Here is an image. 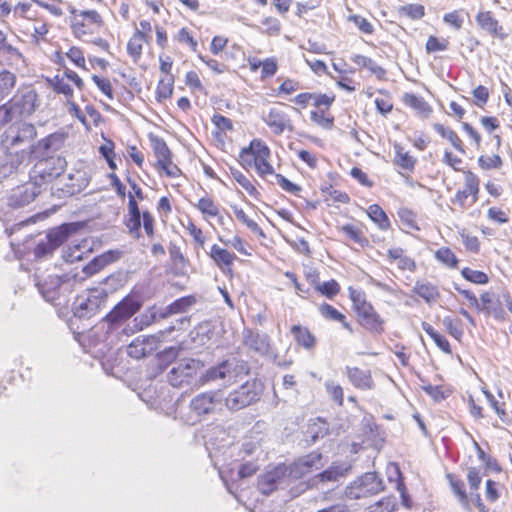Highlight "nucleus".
<instances>
[{
	"mask_svg": "<svg viewBox=\"0 0 512 512\" xmlns=\"http://www.w3.org/2000/svg\"><path fill=\"white\" fill-rule=\"evenodd\" d=\"M205 367L200 359L185 358L174 362L167 371L168 383L175 388H198V374Z\"/></svg>",
	"mask_w": 512,
	"mask_h": 512,
	"instance_id": "f257e3e1",
	"label": "nucleus"
},
{
	"mask_svg": "<svg viewBox=\"0 0 512 512\" xmlns=\"http://www.w3.org/2000/svg\"><path fill=\"white\" fill-rule=\"evenodd\" d=\"M38 106V95L34 89L18 91L8 102L0 105L3 111L2 122L10 123L17 118L30 117Z\"/></svg>",
	"mask_w": 512,
	"mask_h": 512,
	"instance_id": "f03ea898",
	"label": "nucleus"
},
{
	"mask_svg": "<svg viewBox=\"0 0 512 512\" xmlns=\"http://www.w3.org/2000/svg\"><path fill=\"white\" fill-rule=\"evenodd\" d=\"M84 227L82 222H68L50 229L44 238L40 239L35 248L34 256L37 259L52 256L54 251L59 248L70 236L77 233Z\"/></svg>",
	"mask_w": 512,
	"mask_h": 512,
	"instance_id": "7ed1b4c3",
	"label": "nucleus"
},
{
	"mask_svg": "<svg viewBox=\"0 0 512 512\" xmlns=\"http://www.w3.org/2000/svg\"><path fill=\"white\" fill-rule=\"evenodd\" d=\"M263 390L261 380L255 378L246 381L228 394L225 405L231 411H239L259 401Z\"/></svg>",
	"mask_w": 512,
	"mask_h": 512,
	"instance_id": "20e7f679",
	"label": "nucleus"
},
{
	"mask_svg": "<svg viewBox=\"0 0 512 512\" xmlns=\"http://www.w3.org/2000/svg\"><path fill=\"white\" fill-rule=\"evenodd\" d=\"M67 167L66 159L61 157H52L47 161L35 162L29 171V178L34 180L35 184L48 185L58 179Z\"/></svg>",
	"mask_w": 512,
	"mask_h": 512,
	"instance_id": "39448f33",
	"label": "nucleus"
},
{
	"mask_svg": "<svg viewBox=\"0 0 512 512\" xmlns=\"http://www.w3.org/2000/svg\"><path fill=\"white\" fill-rule=\"evenodd\" d=\"M108 293L103 288L89 290L87 295L76 298L73 304V314L79 319H90L98 313L105 304Z\"/></svg>",
	"mask_w": 512,
	"mask_h": 512,
	"instance_id": "423d86ee",
	"label": "nucleus"
},
{
	"mask_svg": "<svg viewBox=\"0 0 512 512\" xmlns=\"http://www.w3.org/2000/svg\"><path fill=\"white\" fill-rule=\"evenodd\" d=\"M384 489L383 480L376 472H367L346 487L345 495L358 500L378 494Z\"/></svg>",
	"mask_w": 512,
	"mask_h": 512,
	"instance_id": "0eeeda50",
	"label": "nucleus"
},
{
	"mask_svg": "<svg viewBox=\"0 0 512 512\" xmlns=\"http://www.w3.org/2000/svg\"><path fill=\"white\" fill-rule=\"evenodd\" d=\"M66 139L67 134L63 132H55L40 139L30 145L28 149L31 160L43 162L50 160L52 157H61L60 155H55V153L63 147Z\"/></svg>",
	"mask_w": 512,
	"mask_h": 512,
	"instance_id": "6e6552de",
	"label": "nucleus"
},
{
	"mask_svg": "<svg viewBox=\"0 0 512 512\" xmlns=\"http://www.w3.org/2000/svg\"><path fill=\"white\" fill-rule=\"evenodd\" d=\"M350 466L346 464H333L326 470L318 473L308 480L306 483H300L299 486L291 490L294 496L299 495L308 488L325 489L326 484H335L340 478L344 477L349 471Z\"/></svg>",
	"mask_w": 512,
	"mask_h": 512,
	"instance_id": "1a4fd4ad",
	"label": "nucleus"
},
{
	"mask_svg": "<svg viewBox=\"0 0 512 512\" xmlns=\"http://www.w3.org/2000/svg\"><path fill=\"white\" fill-rule=\"evenodd\" d=\"M222 401L220 391L203 392L191 399L189 408L197 418H206L221 409Z\"/></svg>",
	"mask_w": 512,
	"mask_h": 512,
	"instance_id": "9d476101",
	"label": "nucleus"
},
{
	"mask_svg": "<svg viewBox=\"0 0 512 512\" xmlns=\"http://www.w3.org/2000/svg\"><path fill=\"white\" fill-rule=\"evenodd\" d=\"M141 302L133 297L126 296L104 317V321L109 324V330L117 327L120 323L126 321L137 313L141 308Z\"/></svg>",
	"mask_w": 512,
	"mask_h": 512,
	"instance_id": "9b49d317",
	"label": "nucleus"
},
{
	"mask_svg": "<svg viewBox=\"0 0 512 512\" xmlns=\"http://www.w3.org/2000/svg\"><path fill=\"white\" fill-rule=\"evenodd\" d=\"M30 161L31 157L26 149L15 152L7 151L0 165V178L24 174Z\"/></svg>",
	"mask_w": 512,
	"mask_h": 512,
	"instance_id": "f8f14e48",
	"label": "nucleus"
},
{
	"mask_svg": "<svg viewBox=\"0 0 512 512\" xmlns=\"http://www.w3.org/2000/svg\"><path fill=\"white\" fill-rule=\"evenodd\" d=\"M89 184V178L85 172L77 171L69 174L67 182L61 185L60 182L53 184L50 188L51 195L59 199L71 197L83 191Z\"/></svg>",
	"mask_w": 512,
	"mask_h": 512,
	"instance_id": "ddd939ff",
	"label": "nucleus"
},
{
	"mask_svg": "<svg viewBox=\"0 0 512 512\" xmlns=\"http://www.w3.org/2000/svg\"><path fill=\"white\" fill-rule=\"evenodd\" d=\"M289 468L287 465L280 464L274 467L272 470L265 472L258 477L257 487L258 490L266 496H269L278 487L284 483L287 476H289Z\"/></svg>",
	"mask_w": 512,
	"mask_h": 512,
	"instance_id": "4468645a",
	"label": "nucleus"
},
{
	"mask_svg": "<svg viewBox=\"0 0 512 512\" xmlns=\"http://www.w3.org/2000/svg\"><path fill=\"white\" fill-rule=\"evenodd\" d=\"M10 147H15L34 140L37 136L36 127L26 121H17L4 134Z\"/></svg>",
	"mask_w": 512,
	"mask_h": 512,
	"instance_id": "2eb2a0df",
	"label": "nucleus"
},
{
	"mask_svg": "<svg viewBox=\"0 0 512 512\" xmlns=\"http://www.w3.org/2000/svg\"><path fill=\"white\" fill-rule=\"evenodd\" d=\"M322 454L317 451H313L287 466L289 468V476L293 478H301L304 475L310 473L313 469H319L323 466Z\"/></svg>",
	"mask_w": 512,
	"mask_h": 512,
	"instance_id": "dca6fc26",
	"label": "nucleus"
},
{
	"mask_svg": "<svg viewBox=\"0 0 512 512\" xmlns=\"http://www.w3.org/2000/svg\"><path fill=\"white\" fill-rule=\"evenodd\" d=\"M263 121L275 135H281L285 130L294 131V126L288 114L277 107L271 108L267 115L263 116Z\"/></svg>",
	"mask_w": 512,
	"mask_h": 512,
	"instance_id": "f3484780",
	"label": "nucleus"
},
{
	"mask_svg": "<svg viewBox=\"0 0 512 512\" xmlns=\"http://www.w3.org/2000/svg\"><path fill=\"white\" fill-rule=\"evenodd\" d=\"M244 344L260 355H268L271 345L268 334L246 328L243 330Z\"/></svg>",
	"mask_w": 512,
	"mask_h": 512,
	"instance_id": "a211bd4d",
	"label": "nucleus"
},
{
	"mask_svg": "<svg viewBox=\"0 0 512 512\" xmlns=\"http://www.w3.org/2000/svg\"><path fill=\"white\" fill-rule=\"evenodd\" d=\"M360 324L370 332L380 334L383 332V319L374 310L370 303H362V307L357 312Z\"/></svg>",
	"mask_w": 512,
	"mask_h": 512,
	"instance_id": "6ab92c4d",
	"label": "nucleus"
},
{
	"mask_svg": "<svg viewBox=\"0 0 512 512\" xmlns=\"http://www.w3.org/2000/svg\"><path fill=\"white\" fill-rule=\"evenodd\" d=\"M121 256L118 250H108L100 255L95 256L83 268L82 272L86 276H93L103 270L106 266L116 262Z\"/></svg>",
	"mask_w": 512,
	"mask_h": 512,
	"instance_id": "aec40b11",
	"label": "nucleus"
},
{
	"mask_svg": "<svg viewBox=\"0 0 512 512\" xmlns=\"http://www.w3.org/2000/svg\"><path fill=\"white\" fill-rule=\"evenodd\" d=\"M42 191L41 184H35L34 180L22 187H19L10 197V204L13 206L22 207L31 203Z\"/></svg>",
	"mask_w": 512,
	"mask_h": 512,
	"instance_id": "412c9836",
	"label": "nucleus"
},
{
	"mask_svg": "<svg viewBox=\"0 0 512 512\" xmlns=\"http://www.w3.org/2000/svg\"><path fill=\"white\" fill-rule=\"evenodd\" d=\"M37 286L45 301L55 306L61 304L59 300L62 280L59 276H48L43 282H39Z\"/></svg>",
	"mask_w": 512,
	"mask_h": 512,
	"instance_id": "4be33fe9",
	"label": "nucleus"
},
{
	"mask_svg": "<svg viewBox=\"0 0 512 512\" xmlns=\"http://www.w3.org/2000/svg\"><path fill=\"white\" fill-rule=\"evenodd\" d=\"M346 375L351 384L362 390H370L374 388V381L369 370H362L358 367H346Z\"/></svg>",
	"mask_w": 512,
	"mask_h": 512,
	"instance_id": "5701e85b",
	"label": "nucleus"
},
{
	"mask_svg": "<svg viewBox=\"0 0 512 512\" xmlns=\"http://www.w3.org/2000/svg\"><path fill=\"white\" fill-rule=\"evenodd\" d=\"M219 379H228V370H226L224 360L216 366H212L203 370L198 374V388L209 383L215 382Z\"/></svg>",
	"mask_w": 512,
	"mask_h": 512,
	"instance_id": "b1692460",
	"label": "nucleus"
},
{
	"mask_svg": "<svg viewBox=\"0 0 512 512\" xmlns=\"http://www.w3.org/2000/svg\"><path fill=\"white\" fill-rule=\"evenodd\" d=\"M476 21L483 30L500 39H504L507 36L504 28L499 25V22L492 16L490 11L479 12L476 16Z\"/></svg>",
	"mask_w": 512,
	"mask_h": 512,
	"instance_id": "393cba45",
	"label": "nucleus"
},
{
	"mask_svg": "<svg viewBox=\"0 0 512 512\" xmlns=\"http://www.w3.org/2000/svg\"><path fill=\"white\" fill-rule=\"evenodd\" d=\"M196 299L194 296H184L176 299L166 307L160 310L159 316L167 318L173 314L186 312L189 307L195 304Z\"/></svg>",
	"mask_w": 512,
	"mask_h": 512,
	"instance_id": "a878e982",
	"label": "nucleus"
},
{
	"mask_svg": "<svg viewBox=\"0 0 512 512\" xmlns=\"http://www.w3.org/2000/svg\"><path fill=\"white\" fill-rule=\"evenodd\" d=\"M151 146L157 158V166L168 164L172 158V152L166 142L158 136H150Z\"/></svg>",
	"mask_w": 512,
	"mask_h": 512,
	"instance_id": "bb28decb",
	"label": "nucleus"
},
{
	"mask_svg": "<svg viewBox=\"0 0 512 512\" xmlns=\"http://www.w3.org/2000/svg\"><path fill=\"white\" fill-rule=\"evenodd\" d=\"M291 333L294 335L295 341L298 345L307 350L314 348L316 344V338L308 328L301 325H293L291 327Z\"/></svg>",
	"mask_w": 512,
	"mask_h": 512,
	"instance_id": "cd10ccee",
	"label": "nucleus"
},
{
	"mask_svg": "<svg viewBox=\"0 0 512 512\" xmlns=\"http://www.w3.org/2000/svg\"><path fill=\"white\" fill-rule=\"evenodd\" d=\"M403 101L406 105L416 110L418 115L423 118H427L432 112L430 105L424 98L416 94L406 93L403 97Z\"/></svg>",
	"mask_w": 512,
	"mask_h": 512,
	"instance_id": "c85d7f7f",
	"label": "nucleus"
},
{
	"mask_svg": "<svg viewBox=\"0 0 512 512\" xmlns=\"http://www.w3.org/2000/svg\"><path fill=\"white\" fill-rule=\"evenodd\" d=\"M210 257L222 270H224L225 267H230L233 264V261L237 259V256L234 253H231L216 244L211 247Z\"/></svg>",
	"mask_w": 512,
	"mask_h": 512,
	"instance_id": "c756f323",
	"label": "nucleus"
},
{
	"mask_svg": "<svg viewBox=\"0 0 512 512\" xmlns=\"http://www.w3.org/2000/svg\"><path fill=\"white\" fill-rule=\"evenodd\" d=\"M351 60L358 66L369 70L378 79H383L386 74V70L383 67L367 56L355 54L351 57Z\"/></svg>",
	"mask_w": 512,
	"mask_h": 512,
	"instance_id": "7c9ffc66",
	"label": "nucleus"
},
{
	"mask_svg": "<svg viewBox=\"0 0 512 512\" xmlns=\"http://www.w3.org/2000/svg\"><path fill=\"white\" fill-rule=\"evenodd\" d=\"M178 354L179 349L173 346L165 348L163 351L159 352L157 354L158 369L161 372L169 370L173 366L174 362L178 361Z\"/></svg>",
	"mask_w": 512,
	"mask_h": 512,
	"instance_id": "2f4dec72",
	"label": "nucleus"
},
{
	"mask_svg": "<svg viewBox=\"0 0 512 512\" xmlns=\"http://www.w3.org/2000/svg\"><path fill=\"white\" fill-rule=\"evenodd\" d=\"M226 370H228V380L238 377L240 375H247L250 371V366L247 361L242 359L232 358L224 360Z\"/></svg>",
	"mask_w": 512,
	"mask_h": 512,
	"instance_id": "473e14b6",
	"label": "nucleus"
},
{
	"mask_svg": "<svg viewBox=\"0 0 512 512\" xmlns=\"http://www.w3.org/2000/svg\"><path fill=\"white\" fill-rule=\"evenodd\" d=\"M17 77L8 70L0 72V102L8 97L16 85Z\"/></svg>",
	"mask_w": 512,
	"mask_h": 512,
	"instance_id": "72a5a7b5",
	"label": "nucleus"
},
{
	"mask_svg": "<svg viewBox=\"0 0 512 512\" xmlns=\"http://www.w3.org/2000/svg\"><path fill=\"white\" fill-rule=\"evenodd\" d=\"M446 478L449 481L453 493L457 496L459 502L467 506L469 504V498L465 490L464 482L452 473L446 474Z\"/></svg>",
	"mask_w": 512,
	"mask_h": 512,
	"instance_id": "f704fd0d",
	"label": "nucleus"
},
{
	"mask_svg": "<svg viewBox=\"0 0 512 512\" xmlns=\"http://www.w3.org/2000/svg\"><path fill=\"white\" fill-rule=\"evenodd\" d=\"M369 218L377 224L381 230H387L390 227V221L385 211L378 205L372 204L367 209Z\"/></svg>",
	"mask_w": 512,
	"mask_h": 512,
	"instance_id": "c9c22d12",
	"label": "nucleus"
},
{
	"mask_svg": "<svg viewBox=\"0 0 512 512\" xmlns=\"http://www.w3.org/2000/svg\"><path fill=\"white\" fill-rule=\"evenodd\" d=\"M413 290L428 303L436 301L439 297L437 287L429 282H416Z\"/></svg>",
	"mask_w": 512,
	"mask_h": 512,
	"instance_id": "e433bc0d",
	"label": "nucleus"
},
{
	"mask_svg": "<svg viewBox=\"0 0 512 512\" xmlns=\"http://www.w3.org/2000/svg\"><path fill=\"white\" fill-rule=\"evenodd\" d=\"M145 37V33L137 29L127 44V52L135 61H137L142 54V46Z\"/></svg>",
	"mask_w": 512,
	"mask_h": 512,
	"instance_id": "4c0bfd02",
	"label": "nucleus"
},
{
	"mask_svg": "<svg viewBox=\"0 0 512 512\" xmlns=\"http://www.w3.org/2000/svg\"><path fill=\"white\" fill-rule=\"evenodd\" d=\"M422 329L433 339L439 349L446 354H451V346L446 337L438 333L429 323L422 322Z\"/></svg>",
	"mask_w": 512,
	"mask_h": 512,
	"instance_id": "58836bf2",
	"label": "nucleus"
},
{
	"mask_svg": "<svg viewBox=\"0 0 512 512\" xmlns=\"http://www.w3.org/2000/svg\"><path fill=\"white\" fill-rule=\"evenodd\" d=\"M169 255L173 264L174 273L176 275L183 274V270L188 263V260L184 257L180 248L176 244L170 243Z\"/></svg>",
	"mask_w": 512,
	"mask_h": 512,
	"instance_id": "ea45409f",
	"label": "nucleus"
},
{
	"mask_svg": "<svg viewBox=\"0 0 512 512\" xmlns=\"http://www.w3.org/2000/svg\"><path fill=\"white\" fill-rule=\"evenodd\" d=\"M433 128L435 129L436 132H438L443 138H446L448 139L451 144L453 145V147L461 152V153H464L465 150H464V147H463V143H462V140L458 137V135L456 134V132H454L452 129H449V128H446L444 127V125L440 124V123H435L433 125Z\"/></svg>",
	"mask_w": 512,
	"mask_h": 512,
	"instance_id": "a19ab883",
	"label": "nucleus"
},
{
	"mask_svg": "<svg viewBox=\"0 0 512 512\" xmlns=\"http://www.w3.org/2000/svg\"><path fill=\"white\" fill-rule=\"evenodd\" d=\"M174 76L169 75L165 79H161L156 89V99L158 102L170 98L173 93Z\"/></svg>",
	"mask_w": 512,
	"mask_h": 512,
	"instance_id": "79ce46f5",
	"label": "nucleus"
},
{
	"mask_svg": "<svg viewBox=\"0 0 512 512\" xmlns=\"http://www.w3.org/2000/svg\"><path fill=\"white\" fill-rule=\"evenodd\" d=\"M393 472L396 476V489L400 494L402 505L406 508H410L412 506V499L407 492L402 473L397 465H393Z\"/></svg>",
	"mask_w": 512,
	"mask_h": 512,
	"instance_id": "37998d69",
	"label": "nucleus"
},
{
	"mask_svg": "<svg viewBox=\"0 0 512 512\" xmlns=\"http://www.w3.org/2000/svg\"><path fill=\"white\" fill-rule=\"evenodd\" d=\"M231 208H232L236 218L239 221H241L243 224H245L247 226V228H249L253 233H255L261 237H265L263 230L259 227V225L255 221H253L246 215V213L243 211V209L239 208L237 205H232Z\"/></svg>",
	"mask_w": 512,
	"mask_h": 512,
	"instance_id": "c03bdc74",
	"label": "nucleus"
},
{
	"mask_svg": "<svg viewBox=\"0 0 512 512\" xmlns=\"http://www.w3.org/2000/svg\"><path fill=\"white\" fill-rule=\"evenodd\" d=\"M340 230L355 243L359 244L361 247H365L368 245V240L363 236L362 231L352 224H346L341 226Z\"/></svg>",
	"mask_w": 512,
	"mask_h": 512,
	"instance_id": "a18cd8bd",
	"label": "nucleus"
},
{
	"mask_svg": "<svg viewBox=\"0 0 512 512\" xmlns=\"http://www.w3.org/2000/svg\"><path fill=\"white\" fill-rule=\"evenodd\" d=\"M395 151V163L404 170L412 171L415 166V159L408 152H404L403 148L399 145H395Z\"/></svg>",
	"mask_w": 512,
	"mask_h": 512,
	"instance_id": "49530a36",
	"label": "nucleus"
},
{
	"mask_svg": "<svg viewBox=\"0 0 512 512\" xmlns=\"http://www.w3.org/2000/svg\"><path fill=\"white\" fill-rule=\"evenodd\" d=\"M397 505L396 498L394 496H388L374 505H371L366 512H394Z\"/></svg>",
	"mask_w": 512,
	"mask_h": 512,
	"instance_id": "de8ad7c7",
	"label": "nucleus"
},
{
	"mask_svg": "<svg viewBox=\"0 0 512 512\" xmlns=\"http://www.w3.org/2000/svg\"><path fill=\"white\" fill-rule=\"evenodd\" d=\"M463 278L474 284H487L489 277L486 273L478 270H473L469 267H465L461 270Z\"/></svg>",
	"mask_w": 512,
	"mask_h": 512,
	"instance_id": "09e8293b",
	"label": "nucleus"
},
{
	"mask_svg": "<svg viewBox=\"0 0 512 512\" xmlns=\"http://www.w3.org/2000/svg\"><path fill=\"white\" fill-rule=\"evenodd\" d=\"M465 189L468 190L473 197L471 205L474 204L478 199L479 192V179L478 177L471 171H465Z\"/></svg>",
	"mask_w": 512,
	"mask_h": 512,
	"instance_id": "8fccbe9b",
	"label": "nucleus"
},
{
	"mask_svg": "<svg viewBox=\"0 0 512 512\" xmlns=\"http://www.w3.org/2000/svg\"><path fill=\"white\" fill-rule=\"evenodd\" d=\"M435 258L451 268H456L458 259L456 255L447 247H442L435 252Z\"/></svg>",
	"mask_w": 512,
	"mask_h": 512,
	"instance_id": "3c124183",
	"label": "nucleus"
},
{
	"mask_svg": "<svg viewBox=\"0 0 512 512\" xmlns=\"http://www.w3.org/2000/svg\"><path fill=\"white\" fill-rule=\"evenodd\" d=\"M467 481L470 488V495L474 496V492H478L482 482L480 470L476 467H469L467 473Z\"/></svg>",
	"mask_w": 512,
	"mask_h": 512,
	"instance_id": "603ef678",
	"label": "nucleus"
},
{
	"mask_svg": "<svg viewBox=\"0 0 512 512\" xmlns=\"http://www.w3.org/2000/svg\"><path fill=\"white\" fill-rule=\"evenodd\" d=\"M316 290L327 298L332 299L339 293L340 286L336 280L331 279L329 281L323 282L320 285H317Z\"/></svg>",
	"mask_w": 512,
	"mask_h": 512,
	"instance_id": "864d4df0",
	"label": "nucleus"
},
{
	"mask_svg": "<svg viewBox=\"0 0 512 512\" xmlns=\"http://www.w3.org/2000/svg\"><path fill=\"white\" fill-rule=\"evenodd\" d=\"M51 86L57 94H63L68 99L73 96V89L65 82L63 77L55 76L54 79L51 80Z\"/></svg>",
	"mask_w": 512,
	"mask_h": 512,
	"instance_id": "5fc2aeb1",
	"label": "nucleus"
},
{
	"mask_svg": "<svg viewBox=\"0 0 512 512\" xmlns=\"http://www.w3.org/2000/svg\"><path fill=\"white\" fill-rule=\"evenodd\" d=\"M203 214L209 216H218L219 209L218 206L214 203L211 198L202 197L199 199L198 203L195 205Z\"/></svg>",
	"mask_w": 512,
	"mask_h": 512,
	"instance_id": "6e6d98bb",
	"label": "nucleus"
},
{
	"mask_svg": "<svg viewBox=\"0 0 512 512\" xmlns=\"http://www.w3.org/2000/svg\"><path fill=\"white\" fill-rule=\"evenodd\" d=\"M442 323L447 332L456 340H460L463 336V330L460 327L461 321H454L451 317L446 316L443 318Z\"/></svg>",
	"mask_w": 512,
	"mask_h": 512,
	"instance_id": "4d7b16f0",
	"label": "nucleus"
},
{
	"mask_svg": "<svg viewBox=\"0 0 512 512\" xmlns=\"http://www.w3.org/2000/svg\"><path fill=\"white\" fill-rule=\"evenodd\" d=\"M479 166L484 170L500 169L503 165L501 157L497 154L492 156H480L478 158Z\"/></svg>",
	"mask_w": 512,
	"mask_h": 512,
	"instance_id": "13d9d810",
	"label": "nucleus"
},
{
	"mask_svg": "<svg viewBox=\"0 0 512 512\" xmlns=\"http://www.w3.org/2000/svg\"><path fill=\"white\" fill-rule=\"evenodd\" d=\"M231 174L233 178L238 182L239 185H241L251 196L256 195L257 189L254 187V185L250 182V180L239 170L231 168Z\"/></svg>",
	"mask_w": 512,
	"mask_h": 512,
	"instance_id": "bf43d9fd",
	"label": "nucleus"
},
{
	"mask_svg": "<svg viewBox=\"0 0 512 512\" xmlns=\"http://www.w3.org/2000/svg\"><path fill=\"white\" fill-rule=\"evenodd\" d=\"M311 120L324 129L331 130L334 126V117H326L324 111H311Z\"/></svg>",
	"mask_w": 512,
	"mask_h": 512,
	"instance_id": "052dcab7",
	"label": "nucleus"
},
{
	"mask_svg": "<svg viewBox=\"0 0 512 512\" xmlns=\"http://www.w3.org/2000/svg\"><path fill=\"white\" fill-rule=\"evenodd\" d=\"M400 13L413 20L421 19L424 14V6L420 4H408L400 8Z\"/></svg>",
	"mask_w": 512,
	"mask_h": 512,
	"instance_id": "680f3d73",
	"label": "nucleus"
},
{
	"mask_svg": "<svg viewBox=\"0 0 512 512\" xmlns=\"http://www.w3.org/2000/svg\"><path fill=\"white\" fill-rule=\"evenodd\" d=\"M449 42L446 39H438L436 36H429L425 48L427 53H434L437 51H445L448 49Z\"/></svg>",
	"mask_w": 512,
	"mask_h": 512,
	"instance_id": "e2e57ef3",
	"label": "nucleus"
},
{
	"mask_svg": "<svg viewBox=\"0 0 512 512\" xmlns=\"http://www.w3.org/2000/svg\"><path fill=\"white\" fill-rule=\"evenodd\" d=\"M320 313L323 317L334 320V321H343L346 319L345 315L339 312L336 308H334L332 305L323 303L320 308Z\"/></svg>",
	"mask_w": 512,
	"mask_h": 512,
	"instance_id": "0e129e2a",
	"label": "nucleus"
},
{
	"mask_svg": "<svg viewBox=\"0 0 512 512\" xmlns=\"http://www.w3.org/2000/svg\"><path fill=\"white\" fill-rule=\"evenodd\" d=\"M274 177L277 184L286 192L297 195L302 190V188L299 185L291 182L289 179H287L281 174H274Z\"/></svg>",
	"mask_w": 512,
	"mask_h": 512,
	"instance_id": "69168bd1",
	"label": "nucleus"
},
{
	"mask_svg": "<svg viewBox=\"0 0 512 512\" xmlns=\"http://www.w3.org/2000/svg\"><path fill=\"white\" fill-rule=\"evenodd\" d=\"M250 151L253 152V154L256 156V158H259V156L262 157H270V149L266 144H264L259 139H254L250 142L249 146H247Z\"/></svg>",
	"mask_w": 512,
	"mask_h": 512,
	"instance_id": "338daca9",
	"label": "nucleus"
},
{
	"mask_svg": "<svg viewBox=\"0 0 512 512\" xmlns=\"http://www.w3.org/2000/svg\"><path fill=\"white\" fill-rule=\"evenodd\" d=\"M127 353L130 357L140 359L145 357L147 352L144 343L140 342L139 339H136L128 346Z\"/></svg>",
	"mask_w": 512,
	"mask_h": 512,
	"instance_id": "774afa93",
	"label": "nucleus"
}]
</instances>
